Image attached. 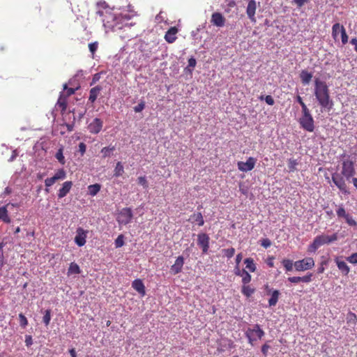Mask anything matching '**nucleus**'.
Here are the masks:
<instances>
[{"mask_svg": "<svg viewBox=\"0 0 357 357\" xmlns=\"http://www.w3.org/2000/svg\"><path fill=\"white\" fill-rule=\"evenodd\" d=\"M96 13L102 17V21L106 30L117 31L123 29L130 28L135 24L129 22L131 17L128 14L119 13L114 10L103 7L102 10H98Z\"/></svg>", "mask_w": 357, "mask_h": 357, "instance_id": "f257e3e1", "label": "nucleus"}, {"mask_svg": "<svg viewBox=\"0 0 357 357\" xmlns=\"http://www.w3.org/2000/svg\"><path fill=\"white\" fill-rule=\"evenodd\" d=\"M355 174L354 162L349 158H347L342 162L341 172L332 174L331 178L333 183L342 194L349 195L350 192L347 188L346 181L350 182Z\"/></svg>", "mask_w": 357, "mask_h": 357, "instance_id": "f03ea898", "label": "nucleus"}, {"mask_svg": "<svg viewBox=\"0 0 357 357\" xmlns=\"http://www.w3.org/2000/svg\"><path fill=\"white\" fill-rule=\"evenodd\" d=\"M314 94L321 107L330 112L333 107V101L330 96V91L326 82L316 78L314 79Z\"/></svg>", "mask_w": 357, "mask_h": 357, "instance_id": "7ed1b4c3", "label": "nucleus"}, {"mask_svg": "<svg viewBox=\"0 0 357 357\" xmlns=\"http://www.w3.org/2000/svg\"><path fill=\"white\" fill-rule=\"evenodd\" d=\"M338 239L337 234H333L331 236L319 235L314 238L313 242L308 247V252H315L316 250L324 244H329Z\"/></svg>", "mask_w": 357, "mask_h": 357, "instance_id": "20e7f679", "label": "nucleus"}, {"mask_svg": "<svg viewBox=\"0 0 357 357\" xmlns=\"http://www.w3.org/2000/svg\"><path fill=\"white\" fill-rule=\"evenodd\" d=\"M245 335L248 340V343L253 346L255 342L261 340L265 335V332L259 324H256L252 327L248 328L245 332Z\"/></svg>", "mask_w": 357, "mask_h": 357, "instance_id": "39448f33", "label": "nucleus"}, {"mask_svg": "<svg viewBox=\"0 0 357 357\" xmlns=\"http://www.w3.org/2000/svg\"><path fill=\"white\" fill-rule=\"evenodd\" d=\"M298 122L301 127L307 132H313L314 130V121L309 109L302 111V115Z\"/></svg>", "mask_w": 357, "mask_h": 357, "instance_id": "423d86ee", "label": "nucleus"}, {"mask_svg": "<svg viewBox=\"0 0 357 357\" xmlns=\"http://www.w3.org/2000/svg\"><path fill=\"white\" fill-rule=\"evenodd\" d=\"M133 217L132 211L130 208H122L116 216V221L119 225H128L131 222Z\"/></svg>", "mask_w": 357, "mask_h": 357, "instance_id": "0eeeda50", "label": "nucleus"}, {"mask_svg": "<svg viewBox=\"0 0 357 357\" xmlns=\"http://www.w3.org/2000/svg\"><path fill=\"white\" fill-rule=\"evenodd\" d=\"M314 266V259L312 257H306L294 262V267L297 271H304L311 269Z\"/></svg>", "mask_w": 357, "mask_h": 357, "instance_id": "6e6552de", "label": "nucleus"}, {"mask_svg": "<svg viewBox=\"0 0 357 357\" xmlns=\"http://www.w3.org/2000/svg\"><path fill=\"white\" fill-rule=\"evenodd\" d=\"M260 6V2H257L255 0H249L246 7V14L248 19L252 23H256L257 19L255 17L257 8Z\"/></svg>", "mask_w": 357, "mask_h": 357, "instance_id": "1a4fd4ad", "label": "nucleus"}, {"mask_svg": "<svg viewBox=\"0 0 357 357\" xmlns=\"http://www.w3.org/2000/svg\"><path fill=\"white\" fill-rule=\"evenodd\" d=\"M257 160L255 158L249 157L246 162H238V169L243 172H248L254 169Z\"/></svg>", "mask_w": 357, "mask_h": 357, "instance_id": "9d476101", "label": "nucleus"}, {"mask_svg": "<svg viewBox=\"0 0 357 357\" xmlns=\"http://www.w3.org/2000/svg\"><path fill=\"white\" fill-rule=\"evenodd\" d=\"M210 238L206 233H200L197 235V245L202 248V252L206 254L209 249Z\"/></svg>", "mask_w": 357, "mask_h": 357, "instance_id": "9b49d317", "label": "nucleus"}, {"mask_svg": "<svg viewBox=\"0 0 357 357\" xmlns=\"http://www.w3.org/2000/svg\"><path fill=\"white\" fill-rule=\"evenodd\" d=\"M88 231L84 230L82 227H78L76 231L75 237V243L79 246L82 247L86 243V238L87 237Z\"/></svg>", "mask_w": 357, "mask_h": 357, "instance_id": "f8f14e48", "label": "nucleus"}, {"mask_svg": "<svg viewBox=\"0 0 357 357\" xmlns=\"http://www.w3.org/2000/svg\"><path fill=\"white\" fill-rule=\"evenodd\" d=\"M103 126V121L99 118H95L88 126V130L91 134L99 133Z\"/></svg>", "mask_w": 357, "mask_h": 357, "instance_id": "ddd939ff", "label": "nucleus"}, {"mask_svg": "<svg viewBox=\"0 0 357 357\" xmlns=\"http://www.w3.org/2000/svg\"><path fill=\"white\" fill-rule=\"evenodd\" d=\"M184 264V258L183 256H178L174 264L171 266V273L174 275H176L181 272Z\"/></svg>", "mask_w": 357, "mask_h": 357, "instance_id": "4468645a", "label": "nucleus"}, {"mask_svg": "<svg viewBox=\"0 0 357 357\" xmlns=\"http://www.w3.org/2000/svg\"><path fill=\"white\" fill-rule=\"evenodd\" d=\"M211 23L218 26L222 27L225 23V19L220 13H213L211 16Z\"/></svg>", "mask_w": 357, "mask_h": 357, "instance_id": "2eb2a0df", "label": "nucleus"}, {"mask_svg": "<svg viewBox=\"0 0 357 357\" xmlns=\"http://www.w3.org/2000/svg\"><path fill=\"white\" fill-rule=\"evenodd\" d=\"M312 273H308L303 277L294 276L288 278V281L291 283L304 282L309 283L312 280Z\"/></svg>", "mask_w": 357, "mask_h": 357, "instance_id": "dca6fc26", "label": "nucleus"}, {"mask_svg": "<svg viewBox=\"0 0 357 357\" xmlns=\"http://www.w3.org/2000/svg\"><path fill=\"white\" fill-rule=\"evenodd\" d=\"M73 186L72 181H65L62 184V187L59 190L58 192V197L61 199L67 195V194L70 192L71 188Z\"/></svg>", "mask_w": 357, "mask_h": 357, "instance_id": "f3484780", "label": "nucleus"}, {"mask_svg": "<svg viewBox=\"0 0 357 357\" xmlns=\"http://www.w3.org/2000/svg\"><path fill=\"white\" fill-rule=\"evenodd\" d=\"M102 88L100 85L93 87L89 91V102L93 104L97 99Z\"/></svg>", "mask_w": 357, "mask_h": 357, "instance_id": "a211bd4d", "label": "nucleus"}, {"mask_svg": "<svg viewBox=\"0 0 357 357\" xmlns=\"http://www.w3.org/2000/svg\"><path fill=\"white\" fill-rule=\"evenodd\" d=\"M132 287L142 296H144L146 294L145 287L141 280H135L132 283Z\"/></svg>", "mask_w": 357, "mask_h": 357, "instance_id": "6ab92c4d", "label": "nucleus"}, {"mask_svg": "<svg viewBox=\"0 0 357 357\" xmlns=\"http://www.w3.org/2000/svg\"><path fill=\"white\" fill-rule=\"evenodd\" d=\"M177 33V29L176 27H171L165 33V39L169 43H174L176 39V34Z\"/></svg>", "mask_w": 357, "mask_h": 357, "instance_id": "aec40b11", "label": "nucleus"}, {"mask_svg": "<svg viewBox=\"0 0 357 357\" xmlns=\"http://www.w3.org/2000/svg\"><path fill=\"white\" fill-rule=\"evenodd\" d=\"M188 220L192 223L197 222L199 226H202L204 224L203 215L200 212L191 215Z\"/></svg>", "mask_w": 357, "mask_h": 357, "instance_id": "412c9836", "label": "nucleus"}, {"mask_svg": "<svg viewBox=\"0 0 357 357\" xmlns=\"http://www.w3.org/2000/svg\"><path fill=\"white\" fill-rule=\"evenodd\" d=\"M312 77V73L305 70H303L300 73V78L301 79L303 84L304 85L308 84L310 82Z\"/></svg>", "mask_w": 357, "mask_h": 357, "instance_id": "4be33fe9", "label": "nucleus"}, {"mask_svg": "<svg viewBox=\"0 0 357 357\" xmlns=\"http://www.w3.org/2000/svg\"><path fill=\"white\" fill-rule=\"evenodd\" d=\"M336 265L338 269L344 275H347L350 272V268L347 264V263L344 261H340L339 259H335Z\"/></svg>", "mask_w": 357, "mask_h": 357, "instance_id": "5701e85b", "label": "nucleus"}, {"mask_svg": "<svg viewBox=\"0 0 357 357\" xmlns=\"http://www.w3.org/2000/svg\"><path fill=\"white\" fill-rule=\"evenodd\" d=\"M0 220L6 223L10 222V218L8 217L6 206L0 207Z\"/></svg>", "mask_w": 357, "mask_h": 357, "instance_id": "b1692460", "label": "nucleus"}, {"mask_svg": "<svg viewBox=\"0 0 357 357\" xmlns=\"http://www.w3.org/2000/svg\"><path fill=\"white\" fill-rule=\"evenodd\" d=\"M81 272L80 268L77 264L75 262H72L70 264V266L68 269V275H71L74 274H79Z\"/></svg>", "mask_w": 357, "mask_h": 357, "instance_id": "393cba45", "label": "nucleus"}, {"mask_svg": "<svg viewBox=\"0 0 357 357\" xmlns=\"http://www.w3.org/2000/svg\"><path fill=\"white\" fill-rule=\"evenodd\" d=\"M280 292L278 290H273L271 298L268 300V304L270 307L275 306L279 298Z\"/></svg>", "mask_w": 357, "mask_h": 357, "instance_id": "a878e982", "label": "nucleus"}, {"mask_svg": "<svg viewBox=\"0 0 357 357\" xmlns=\"http://www.w3.org/2000/svg\"><path fill=\"white\" fill-rule=\"evenodd\" d=\"M115 150V146H107L104 147L101 149L100 153L102 154V157L105 158L111 156L113 154L114 151Z\"/></svg>", "mask_w": 357, "mask_h": 357, "instance_id": "bb28decb", "label": "nucleus"}, {"mask_svg": "<svg viewBox=\"0 0 357 357\" xmlns=\"http://www.w3.org/2000/svg\"><path fill=\"white\" fill-rule=\"evenodd\" d=\"M347 322L349 326L354 328L357 324L356 315L353 312H349L347 316Z\"/></svg>", "mask_w": 357, "mask_h": 357, "instance_id": "cd10ccee", "label": "nucleus"}, {"mask_svg": "<svg viewBox=\"0 0 357 357\" xmlns=\"http://www.w3.org/2000/svg\"><path fill=\"white\" fill-rule=\"evenodd\" d=\"M100 188H101V186L98 183L89 185V187H88L89 194L92 197L96 196L98 193V192L100 190Z\"/></svg>", "mask_w": 357, "mask_h": 357, "instance_id": "c85d7f7f", "label": "nucleus"}, {"mask_svg": "<svg viewBox=\"0 0 357 357\" xmlns=\"http://www.w3.org/2000/svg\"><path fill=\"white\" fill-rule=\"evenodd\" d=\"M244 264H245L246 268H248L250 272L253 273L256 271V265L252 258H246L244 260Z\"/></svg>", "mask_w": 357, "mask_h": 357, "instance_id": "c756f323", "label": "nucleus"}, {"mask_svg": "<svg viewBox=\"0 0 357 357\" xmlns=\"http://www.w3.org/2000/svg\"><path fill=\"white\" fill-rule=\"evenodd\" d=\"M342 28L344 27L342 25H340V23H335L333 25L332 36L335 40L337 38L339 32H342Z\"/></svg>", "mask_w": 357, "mask_h": 357, "instance_id": "7c9ffc66", "label": "nucleus"}, {"mask_svg": "<svg viewBox=\"0 0 357 357\" xmlns=\"http://www.w3.org/2000/svg\"><path fill=\"white\" fill-rule=\"evenodd\" d=\"M255 289L249 285H243L242 287L241 292L246 297H250L255 292Z\"/></svg>", "mask_w": 357, "mask_h": 357, "instance_id": "2f4dec72", "label": "nucleus"}, {"mask_svg": "<svg viewBox=\"0 0 357 357\" xmlns=\"http://www.w3.org/2000/svg\"><path fill=\"white\" fill-rule=\"evenodd\" d=\"M282 264L287 272L291 271L293 270V267L294 266V263H293V261L288 259H283L282 261Z\"/></svg>", "mask_w": 357, "mask_h": 357, "instance_id": "473e14b6", "label": "nucleus"}, {"mask_svg": "<svg viewBox=\"0 0 357 357\" xmlns=\"http://www.w3.org/2000/svg\"><path fill=\"white\" fill-rule=\"evenodd\" d=\"M63 148L61 146L57 152L55 154V158L57 159V160L61 163V165H64L66 163V160L63 156Z\"/></svg>", "mask_w": 357, "mask_h": 357, "instance_id": "72a5a7b5", "label": "nucleus"}, {"mask_svg": "<svg viewBox=\"0 0 357 357\" xmlns=\"http://www.w3.org/2000/svg\"><path fill=\"white\" fill-rule=\"evenodd\" d=\"M124 172V168L121 162H118L114 169V176L115 177L121 176Z\"/></svg>", "mask_w": 357, "mask_h": 357, "instance_id": "f704fd0d", "label": "nucleus"}, {"mask_svg": "<svg viewBox=\"0 0 357 357\" xmlns=\"http://www.w3.org/2000/svg\"><path fill=\"white\" fill-rule=\"evenodd\" d=\"M43 313V322L45 326H48L51 321V310H45Z\"/></svg>", "mask_w": 357, "mask_h": 357, "instance_id": "c9c22d12", "label": "nucleus"}, {"mask_svg": "<svg viewBox=\"0 0 357 357\" xmlns=\"http://www.w3.org/2000/svg\"><path fill=\"white\" fill-rule=\"evenodd\" d=\"M337 206V205H335ZM337 215L339 218H344L348 213L346 212L345 208L343 206V204H340L337 206V209L336 210Z\"/></svg>", "mask_w": 357, "mask_h": 357, "instance_id": "e433bc0d", "label": "nucleus"}, {"mask_svg": "<svg viewBox=\"0 0 357 357\" xmlns=\"http://www.w3.org/2000/svg\"><path fill=\"white\" fill-rule=\"evenodd\" d=\"M56 181H57V180L56 179V178L54 176L52 177H51V178H46L45 180V186H46V188H45L46 192H49L48 188L52 186Z\"/></svg>", "mask_w": 357, "mask_h": 357, "instance_id": "4c0bfd02", "label": "nucleus"}, {"mask_svg": "<svg viewBox=\"0 0 357 357\" xmlns=\"http://www.w3.org/2000/svg\"><path fill=\"white\" fill-rule=\"evenodd\" d=\"M344 219L345 220V222L348 224V225L351 227L357 226V222L353 218V217L349 213H347V215L344 218Z\"/></svg>", "mask_w": 357, "mask_h": 357, "instance_id": "58836bf2", "label": "nucleus"}, {"mask_svg": "<svg viewBox=\"0 0 357 357\" xmlns=\"http://www.w3.org/2000/svg\"><path fill=\"white\" fill-rule=\"evenodd\" d=\"M54 176L56 178L57 181L63 180L66 177V173L63 169H60L56 172Z\"/></svg>", "mask_w": 357, "mask_h": 357, "instance_id": "ea45409f", "label": "nucleus"}, {"mask_svg": "<svg viewBox=\"0 0 357 357\" xmlns=\"http://www.w3.org/2000/svg\"><path fill=\"white\" fill-rule=\"evenodd\" d=\"M297 160L290 158L288 160V167L290 172H294L296 169V165H298Z\"/></svg>", "mask_w": 357, "mask_h": 357, "instance_id": "a19ab883", "label": "nucleus"}, {"mask_svg": "<svg viewBox=\"0 0 357 357\" xmlns=\"http://www.w3.org/2000/svg\"><path fill=\"white\" fill-rule=\"evenodd\" d=\"M259 99H260L261 100H265V102H266L268 105H274V103H275V101H274L273 98L271 96H270V95H268V96H265V97H264V96H261L259 97Z\"/></svg>", "mask_w": 357, "mask_h": 357, "instance_id": "79ce46f5", "label": "nucleus"}, {"mask_svg": "<svg viewBox=\"0 0 357 357\" xmlns=\"http://www.w3.org/2000/svg\"><path fill=\"white\" fill-rule=\"evenodd\" d=\"M19 319L20 326L23 328H25L28 325V320L26 317L23 314L20 313L19 314Z\"/></svg>", "mask_w": 357, "mask_h": 357, "instance_id": "37998d69", "label": "nucleus"}, {"mask_svg": "<svg viewBox=\"0 0 357 357\" xmlns=\"http://www.w3.org/2000/svg\"><path fill=\"white\" fill-rule=\"evenodd\" d=\"M114 245L116 248H121L124 245L123 236L120 234L115 240Z\"/></svg>", "mask_w": 357, "mask_h": 357, "instance_id": "c03bdc74", "label": "nucleus"}, {"mask_svg": "<svg viewBox=\"0 0 357 357\" xmlns=\"http://www.w3.org/2000/svg\"><path fill=\"white\" fill-rule=\"evenodd\" d=\"M222 252L227 258H231L235 253V249L234 248L224 249L222 250Z\"/></svg>", "mask_w": 357, "mask_h": 357, "instance_id": "a18cd8bd", "label": "nucleus"}, {"mask_svg": "<svg viewBox=\"0 0 357 357\" xmlns=\"http://www.w3.org/2000/svg\"><path fill=\"white\" fill-rule=\"evenodd\" d=\"M243 275L242 277V282L244 284V285L248 284L251 281V275L250 274L246 271V272H242Z\"/></svg>", "mask_w": 357, "mask_h": 357, "instance_id": "49530a36", "label": "nucleus"}, {"mask_svg": "<svg viewBox=\"0 0 357 357\" xmlns=\"http://www.w3.org/2000/svg\"><path fill=\"white\" fill-rule=\"evenodd\" d=\"M137 183L138 184L142 185L145 189H147L149 187L146 176H139L137 178Z\"/></svg>", "mask_w": 357, "mask_h": 357, "instance_id": "de8ad7c7", "label": "nucleus"}, {"mask_svg": "<svg viewBox=\"0 0 357 357\" xmlns=\"http://www.w3.org/2000/svg\"><path fill=\"white\" fill-rule=\"evenodd\" d=\"M144 108H145V102L144 100H141V102L137 105L134 107L133 109L136 113H139V112H141Z\"/></svg>", "mask_w": 357, "mask_h": 357, "instance_id": "09e8293b", "label": "nucleus"}, {"mask_svg": "<svg viewBox=\"0 0 357 357\" xmlns=\"http://www.w3.org/2000/svg\"><path fill=\"white\" fill-rule=\"evenodd\" d=\"M347 261L351 264H357V252L351 254L350 256L347 257Z\"/></svg>", "mask_w": 357, "mask_h": 357, "instance_id": "8fccbe9b", "label": "nucleus"}, {"mask_svg": "<svg viewBox=\"0 0 357 357\" xmlns=\"http://www.w3.org/2000/svg\"><path fill=\"white\" fill-rule=\"evenodd\" d=\"M341 38H342V43L343 45H345L348 42V36L346 33V30L344 28H342V32H341Z\"/></svg>", "mask_w": 357, "mask_h": 357, "instance_id": "3c124183", "label": "nucleus"}, {"mask_svg": "<svg viewBox=\"0 0 357 357\" xmlns=\"http://www.w3.org/2000/svg\"><path fill=\"white\" fill-rule=\"evenodd\" d=\"M78 89V87H77L76 89H73V88H68L67 86V84H63V89L64 90H66V93H67V96H70L73 94L75 93V91Z\"/></svg>", "mask_w": 357, "mask_h": 357, "instance_id": "603ef678", "label": "nucleus"}, {"mask_svg": "<svg viewBox=\"0 0 357 357\" xmlns=\"http://www.w3.org/2000/svg\"><path fill=\"white\" fill-rule=\"evenodd\" d=\"M310 0H293V3L297 6L298 8H301L305 3H308Z\"/></svg>", "mask_w": 357, "mask_h": 357, "instance_id": "864d4df0", "label": "nucleus"}, {"mask_svg": "<svg viewBox=\"0 0 357 357\" xmlns=\"http://www.w3.org/2000/svg\"><path fill=\"white\" fill-rule=\"evenodd\" d=\"M261 245L265 248H268L271 245V241L268 238H264L261 241Z\"/></svg>", "mask_w": 357, "mask_h": 357, "instance_id": "5fc2aeb1", "label": "nucleus"}, {"mask_svg": "<svg viewBox=\"0 0 357 357\" xmlns=\"http://www.w3.org/2000/svg\"><path fill=\"white\" fill-rule=\"evenodd\" d=\"M89 51L93 54L98 49V43L94 42L89 45Z\"/></svg>", "mask_w": 357, "mask_h": 357, "instance_id": "6e6d98bb", "label": "nucleus"}, {"mask_svg": "<svg viewBox=\"0 0 357 357\" xmlns=\"http://www.w3.org/2000/svg\"><path fill=\"white\" fill-rule=\"evenodd\" d=\"M25 344L27 347H31L33 344V339L31 335H26L25 336Z\"/></svg>", "mask_w": 357, "mask_h": 357, "instance_id": "4d7b16f0", "label": "nucleus"}, {"mask_svg": "<svg viewBox=\"0 0 357 357\" xmlns=\"http://www.w3.org/2000/svg\"><path fill=\"white\" fill-rule=\"evenodd\" d=\"M86 149V146L84 142H80L79 144V152L81 153V155H83Z\"/></svg>", "mask_w": 357, "mask_h": 357, "instance_id": "13d9d810", "label": "nucleus"}, {"mask_svg": "<svg viewBox=\"0 0 357 357\" xmlns=\"http://www.w3.org/2000/svg\"><path fill=\"white\" fill-rule=\"evenodd\" d=\"M296 100L301 105V108H302V111L304 110V109H307L306 105L303 101V99H302V98L300 96H296Z\"/></svg>", "mask_w": 357, "mask_h": 357, "instance_id": "bf43d9fd", "label": "nucleus"}, {"mask_svg": "<svg viewBox=\"0 0 357 357\" xmlns=\"http://www.w3.org/2000/svg\"><path fill=\"white\" fill-rule=\"evenodd\" d=\"M196 63H197L196 59L194 57H190L188 59V68H195L196 66Z\"/></svg>", "mask_w": 357, "mask_h": 357, "instance_id": "052dcab7", "label": "nucleus"}, {"mask_svg": "<svg viewBox=\"0 0 357 357\" xmlns=\"http://www.w3.org/2000/svg\"><path fill=\"white\" fill-rule=\"evenodd\" d=\"M270 348V346L267 344H264L261 347V352L264 356H266L268 354V349Z\"/></svg>", "mask_w": 357, "mask_h": 357, "instance_id": "680f3d73", "label": "nucleus"}, {"mask_svg": "<svg viewBox=\"0 0 357 357\" xmlns=\"http://www.w3.org/2000/svg\"><path fill=\"white\" fill-rule=\"evenodd\" d=\"M243 271L246 272V271L245 269L240 270L238 266H236V267L234 268L235 275L241 277L243 275L242 273Z\"/></svg>", "mask_w": 357, "mask_h": 357, "instance_id": "e2e57ef3", "label": "nucleus"}, {"mask_svg": "<svg viewBox=\"0 0 357 357\" xmlns=\"http://www.w3.org/2000/svg\"><path fill=\"white\" fill-rule=\"evenodd\" d=\"M58 104L61 107L62 110H65L66 109V102L65 100H61V98L59 99Z\"/></svg>", "mask_w": 357, "mask_h": 357, "instance_id": "0e129e2a", "label": "nucleus"}, {"mask_svg": "<svg viewBox=\"0 0 357 357\" xmlns=\"http://www.w3.org/2000/svg\"><path fill=\"white\" fill-rule=\"evenodd\" d=\"M12 192V189L10 187H6L1 195L2 197H5L6 195Z\"/></svg>", "mask_w": 357, "mask_h": 357, "instance_id": "69168bd1", "label": "nucleus"}, {"mask_svg": "<svg viewBox=\"0 0 357 357\" xmlns=\"http://www.w3.org/2000/svg\"><path fill=\"white\" fill-rule=\"evenodd\" d=\"M17 150H14L13 151V153H12L10 158L8 159V162H11L14 161L15 160V158H17Z\"/></svg>", "mask_w": 357, "mask_h": 357, "instance_id": "338daca9", "label": "nucleus"}, {"mask_svg": "<svg viewBox=\"0 0 357 357\" xmlns=\"http://www.w3.org/2000/svg\"><path fill=\"white\" fill-rule=\"evenodd\" d=\"M350 43L354 46V50L357 52V38H351L350 40Z\"/></svg>", "mask_w": 357, "mask_h": 357, "instance_id": "774afa93", "label": "nucleus"}]
</instances>
